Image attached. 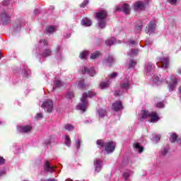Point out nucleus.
Returning a JSON list of instances; mask_svg holds the SVG:
<instances>
[{
	"label": "nucleus",
	"instance_id": "56",
	"mask_svg": "<svg viewBox=\"0 0 181 181\" xmlns=\"http://www.w3.org/2000/svg\"><path fill=\"white\" fill-rule=\"evenodd\" d=\"M139 29L141 30V29H142V26H139Z\"/></svg>",
	"mask_w": 181,
	"mask_h": 181
},
{
	"label": "nucleus",
	"instance_id": "33",
	"mask_svg": "<svg viewBox=\"0 0 181 181\" xmlns=\"http://www.w3.org/2000/svg\"><path fill=\"white\" fill-rule=\"evenodd\" d=\"M146 70L147 71H151L152 70V63L148 62L146 65Z\"/></svg>",
	"mask_w": 181,
	"mask_h": 181
},
{
	"label": "nucleus",
	"instance_id": "44",
	"mask_svg": "<svg viewBox=\"0 0 181 181\" xmlns=\"http://www.w3.org/2000/svg\"><path fill=\"white\" fill-rule=\"evenodd\" d=\"M44 43V46H48L49 43L47 42V40H40V43Z\"/></svg>",
	"mask_w": 181,
	"mask_h": 181
},
{
	"label": "nucleus",
	"instance_id": "14",
	"mask_svg": "<svg viewBox=\"0 0 181 181\" xmlns=\"http://www.w3.org/2000/svg\"><path fill=\"white\" fill-rule=\"evenodd\" d=\"M133 146L134 149H137L139 151V153H142L144 152V146H141V144L136 143L133 144Z\"/></svg>",
	"mask_w": 181,
	"mask_h": 181
},
{
	"label": "nucleus",
	"instance_id": "55",
	"mask_svg": "<svg viewBox=\"0 0 181 181\" xmlns=\"http://www.w3.org/2000/svg\"><path fill=\"white\" fill-rule=\"evenodd\" d=\"M130 43H132V45H134L135 43V41H130Z\"/></svg>",
	"mask_w": 181,
	"mask_h": 181
},
{
	"label": "nucleus",
	"instance_id": "30",
	"mask_svg": "<svg viewBox=\"0 0 181 181\" xmlns=\"http://www.w3.org/2000/svg\"><path fill=\"white\" fill-rule=\"evenodd\" d=\"M177 139V135L176 134H173L170 135V142H176V140Z\"/></svg>",
	"mask_w": 181,
	"mask_h": 181
},
{
	"label": "nucleus",
	"instance_id": "22",
	"mask_svg": "<svg viewBox=\"0 0 181 181\" xmlns=\"http://www.w3.org/2000/svg\"><path fill=\"white\" fill-rule=\"evenodd\" d=\"M155 26H156L155 21H151L148 26V32H153L155 30Z\"/></svg>",
	"mask_w": 181,
	"mask_h": 181
},
{
	"label": "nucleus",
	"instance_id": "4",
	"mask_svg": "<svg viewBox=\"0 0 181 181\" xmlns=\"http://www.w3.org/2000/svg\"><path fill=\"white\" fill-rule=\"evenodd\" d=\"M41 107L47 109V112H52L53 111V101L47 100L42 103Z\"/></svg>",
	"mask_w": 181,
	"mask_h": 181
},
{
	"label": "nucleus",
	"instance_id": "24",
	"mask_svg": "<svg viewBox=\"0 0 181 181\" xmlns=\"http://www.w3.org/2000/svg\"><path fill=\"white\" fill-rule=\"evenodd\" d=\"M115 43V38L112 37L110 40H107L105 41V44L107 46H112Z\"/></svg>",
	"mask_w": 181,
	"mask_h": 181
},
{
	"label": "nucleus",
	"instance_id": "18",
	"mask_svg": "<svg viewBox=\"0 0 181 181\" xmlns=\"http://www.w3.org/2000/svg\"><path fill=\"white\" fill-rule=\"evenodd\" d=\"M52 49L47 48L42 53V56H43V57H49V56H52Z\"/></svg>",
	"mask_w": 181,
	"mask_h": 181
},
{
	"label": "nucleus",
	"instance_id": "31",
	"mask_svg": "<svg viewBox=\"0 0 181 181\" xmlns=\"http://www.w3.org/2000/svg\"><path fill=\"white\" fill-rule=\"evenodd\" d=\"M98 26L100 29H104L105 28V21L104 20L98 21Z\"/></svg>",
	"mask_w": 181,
	"mask_h": 181
},
{
	"label": "nucleus",
	"instance_id": "27",
	"mask_svg": "<svg viewBox=\"0 0 181 181\" xmlns=\"http://www.w3.org/2000/svg\"><path fill=\"white\" fill-rule=\"evenodd\" d=\"M100 53L98 51H96L91 54L90 59H98V57H100Z\"/></svg>",
	"mask_w": 181,
	"mask_h": 181
},
{
	"label": "nucleus",
	"instance_id": "37",
	"mask_svg": "<svg viewBox=\"0 0 181 181\" xmlns=\"http://www.w3.org/2000/svg\"><path fill=\"white\" fill-rule=\"evenodd\" d=\"M118 76V73L113 72L111 74L109 75V78H115Z\"/></svg>",
	"mask_w": 181,
	"mask_h": 181
},
{
	"label": "nucleus",
	"instance_id": "15",
	"mask_svg": "<svg viewBox=\"0 0 181 181\" xmlns=\"http://www.w3.org/2000/svg\"><path fill=\"white\" fill-rule=\"evenodd\" d=\"M81 71L83 73V74H85V73H88L90 74V76H91V77H93L95 75V71H93L92 72H90L88 69H87V67L83 66L81 69Z\"/></svg>",
	"mask_w": 181,
	"mask_h": 181
},
{
	"label": "nucleus",
	"instance_id": "47",
	"mask_svg": "<svg viewBox=\"0 0 181 181\" xmlns=\"http://www.w3.org/2000/svg\"><path fill=\"white\" fill-rule=\"evenodd\" d=\"M78 87L80 88H84V81H82L81 83H78Z\"/></svg>",
	"mask_w": 181,
	"mask_h": 181
},
{
	"label": "nucleus",
	"instance_id": "48",
	"mask_svg": "<svg viewBox=\"0 0 181 181\" xmlns=\"http://www.w3.org/2000/svg\"><path fill=\"white\" fill-rule=\"evenodd\" d=\"M5 163V158L0 157V165H4Z\"/></svg>",
	"mask_w": 181,
	"mask_h": 181
},
{
	"label": "nucleus",
	"instance_id": "25",
	"mask_svg": "<svg viewBox=\"0 0 181 181\" xmlns=\"http://www.w3.org/2000/svg\"><path fill=\"white\" fill-rule=\"evenodd\" d=\"M100 87L102 88V90L110 87V81L100 83Z\"/></svg>",
	"mask_w": 181,
	"mask_h": 181
},
{
	"label": "nucleus",
	"instance_id": "20",
	"mask_svg": "<svg viewBox=\"0 0 181 181\" xmlns=\"http://www.w3.org/2000/svg\"><path fill=\"white\" fill-rule=\"evenodd\" d=\"M91 20L89 18H85L82 20V25L83 26H91Z\"/></svg>",
	"mask_w": 181,
	"mask_h": 181
},
{
	"label": "nucleus",
	"instance_id": "46",
	"mask_svg": "<svg viewBox=\"0 0 181 181\" xmlns=\"http://www.w3.org/2000/svg\"><path fill=\"white\" fill-rule=\"evenodd\" d=\"M37 119H39V118H43V115L42 113H38L36 115Z\"/></svg>",
	"mask_w": 181,
	"mask_h": 181
},
{
	"label": "nucleus",
	"instance_id": "28",
	"mask_svg": "<svg viewBox=\"0 0 181 181\" xmlns=\"http://www.w3.org/2000/svg\"><path fill=\"white\" fill-rule=\"evenodd\" d=\"M54 84L55 87H62L63 86V82L59 79H57L54 81Z\"/></svg>",
	"mask_w": 181,
	"mask_h": 181
},
{
	"label": "nucleus",
	"instance_id": "36",
	"mask_svg": "<svg viewBox=\"0 0 181 181\" xmlns=\"http://www.w3.org/2000/svg\"><path fill=\"white\" fill-rule=\"evenodd\" d=\"M88 5V0H84L83 3L81 4V8H86Z\"/></svg>",
	"mask_w": 181,
	"mask_h": 181
},
{
	"label": "nucleus",
	"instance_id": "45",
	"mask_svg": "<svg viewBox=\"0 0 181 181\" xmlns=\"http://www.w3.org/2000/svg\"><path fill=\"white\" fill-rule=\"evenodd\" d=\"M81 144V141L80 140L76 141V148H77L78 149V148H80Z\"/></svg>",
	"mask_w": 181,
	"mask_h": 181
},
{
	"label": "nucleus",
	"instance_id": "29",
	"mask_svg": "<svg viewBox=\"0 0 181 181\" xmlns=\"http://www.w3.org/2000/svg\"><path fill=\"white\" fill-rule=\"evenodd\" d=\"M64 128L66 129V131H73V129H74V126L70 124H66L64 125Z\"/></svg>",
	"mask_w": 181,
	"mask_h": 181
},
{
	"label": "nucleus",
	"instance_id": "50",
	"mask_svg": "<svg viewBox=\"0 0 181 181\" xmlns=\"http://www.w3.org/2000/svg\"><path fill=\"white\" fill-rule=\"evenodd\" d=\"M8 2H9V1L6 0L4 1V5H8Z\"/></svg>",
	"mask_w": 181,
	"mask_h": 181
},
{
	"label": "nucleus",
	"instance_id": "2",
	"mask_svg": "<svg viewBox=\"0 0 181 181\" xmlns=\"http://www.w3.org/2000/svg\"><path fill=\"white\" fill-rule=\"evenodd\" d=\"M158 67L160 69H168L169 67V57H162L157 62Z\"/></svg>",
	"mask_w": 181,
	"mask_h": 181
},
{
	"label": "nucleus",
	"instance_id": "1",
	"mask_svg": "<svg viewBox=\"0 0 181 181\" xmlns=\"http://www.w3.org/2000/svg\"><path fill=\"white\" fill-rule=\"evenodd\" d=\"M97 93L93 90L88 91V95L87 93H84L81 98V103L76 106V110H80L81 111H86L87 107H88V101H87V97H90V98H93V97H95Z\"/></svg>",
	"mask_w": 181,
	"mask_h": 181
},
{
	"label": "nucleus",
	"instance_id": "40",
	"mask_svg": "<svg viewBox=\"0 0 181 181\" xmlns=\"http://www.w3.org/2000/svg\"><path fill=\"white\" fill-rule=\"evenodd\" d=\"M107 63H112L114 62V58L111 56H109L107 59Z\"/></svg>",
	"mask_w": 181,
	"mask_h": 181
},
{
	"label": "nucleus",
	"instance_id": "38",
	"mask_svg": "<svg viewBox=\"0 0 181 181\" xmlns=\"http://www.w3.org/2000/svg\"><path fill=\"white\" fill-rule=\"evenodd\" d=\"M165 107V105H163V103L159 102L156 104V107L157 108H163Z\"/></svg>",
	"mask_w": 181,
	"mask_h": 181
},
{
	"label": "nucleus",
	"instance_id": "49",
	"mask_svg": "<svg viewBox=\"0 0 181 181\" xmlns=\"http://www.w3.org/2000/svg\"><path fill=\"white\" fill-rule=\"evenodd\" d=\"M156 139L157 141H160V136H156Z\"/></svg>",
	"mask_w": 181,
	"mask_h": 181
},
{
	"label": "nucleus",
	"instance_id": "11",
	"mask_svg": "<svg viewBox=\"0 0 181 181\" xmlns=\"http://www.w3.org/2000/svg\"><path fill=\"white\" fill-rule=\"evenodd\" d=\"M44 169L45 170H46V172H54V169H56V167L51 166L50 162L47 160L45 161Z\"/></svg>",
	"mask_w": 181,
	"mask_h": 181
},
{
	"label": "nucleus",
	"instance_id": "5",
	"mask_svg": "<svg viewBox=\"0 0 181 181\" xmlns=\"http://www.w3.org/2000/svg\"><path fill=\"white\" fill-rule=\"evenodd\" d=\"M112 110L113 111H121V110H124V106L122 105V102L117 100L116 102H115L114 103H112Z\"/></svg>",
	"mask_w": 181,
	"mask_h": 181
},
{
	"label": "nucleus",
	"instance_id": "54",
	"mask_svg": "<svg viewBox=\"0 0 181 181\" xmlns=\"http://www.w3.org/2000/svg\"><path fill=\"white\" fill-rule=\"evenodd\" d=\"M166 153H168V151H165L163 155H166Z\"/></svg>",
	"mask_w": 181,
	"mask_h": 181
},
{
	"label": "nucleus",
	"instance_id": "10",
	"mask_svg": "<svg viewBox=\"0 0 181 181\" xmlns=\"http://www.w3.org/2000/svg\"><path fill=\"white\" fill-rule=\"evenodd\" d=\"M150 112L146 110H141L139 114V118L140 121H144V119H146V118H149Z\"/></svg>",
	"mask_w": 181,
	"mask_h": 181
},
{
	"label": "nucleus",
	"instance_id": "3",
	"mask_svg": "<svg viewBox=\"0 0 181 181\" xmlns=\"http://www.w3.org/2000/svg\"><path fill=\"white\" fill-rule=\"evenodd\" d=\"M115 142L114 141H107L105 144V151L107 153H112L115 151Z\"/></svg>",
	"mask_w": 181,
	"mask_h": 181
},
{
	"label": "nucleus",
	"instance_id": "35",
	"mask_svg": "<svg viewBox=\"0 0 181 181\" xmlns=\"http://www.w3.org/2000/svg\"><path fill=\"white\" fill-rule=\"evenodd\" d=\"M99 115L101 118H103V117H105V115H107V111L105 110H100L99 112Z\"/></svg>",
	"mask_w": 181,
	"mask_h": 181
},
{
	"label": "nucleus",
	"instance_id": "23",
	"mask_svg": "<svg viewBox=\"0 0 181 181\" xmlns=\"http://www.w3.org/2000/svg\"><path fill=\"white\" fill-rule=\"evenodd\" d=\"M64 144L66 145V146H70L71 145V140L70 139V136H69V135L65 136Z\"/></svg>",
	"mask_w": 181,
	"mask_h": 181
},
{
	"label": "nucleus",
	"instance_id": "13",
	"mask_svg": "<svg viewBox=\"0 0 181 181\" xmlns=\"http://www.w3.org/2000/svg\"><path fill=\"white\" fill-rule=\"evenodd\" d=\"M122 11L126 15H129V13H131V8H129V5L124 4L122 6Z\"/></svg>",
	"mask_w": 181,
	"mask_h": 181
},
{
	"label": "nucleus",
	"instance_id": "19",
	"mask_svg": "<svg viewBox=\"0 0 181 181\" xmlns=\"http://www.w3.org/2000/svg\"><path fill=\"white\" fill-rule=\"evenodd\" d=\"M57 27L54 25H48L46 27V32L47 33H53V32H56Z\"/></svg>",
	"mask_w": 181,
	"mask_h": 181
},
{
	"label": "nucleus",
	"instance_id": "8",
	"mask_svg": "<svg viewBox=\"0 0 181 181\" xmlns=\"http://www.w3.org/2000/svg\"><path fill=\"white\" fill-rule=\"evenodd\" d=\"M148 118H150L151 122H158V121L160 119L159 115H158V113L156 112H151L148 115Z\"/></svg>",
	"mask_w": 181,
	"mask_h": 181
},
{
	"label": "nucleus",
	"instance_id": "52",
	"mask_svg": "<svg viewBox=\"0 0 181 181\" xmlns=\"http://www.w3.org/2000/svg\"><path fill=\"white\" fill-rule=\"evenodd\" d=\"M49 9L50 11H54V6H51Z\"/></svg>",
	"mask_w": 181,
	"mask_h": 181
},
{
	"label": "nucleus",
	"instance_id": "16",
	"mask_svg": "<svg viewBox=\"0 0 181 181\" xmlns=\"http://www.w3.org/2000/svg\"><path fill=\"white\" fill-rule=\"evenodd\" d=\"M21 131L24 133L30 132L32 131V126H21Z\"/></svg>",
	"mask_w": 181,
	"mask_h": 181
},
{
	"label": "nucleus",
	"instance_id": "7",
	"mask_svg": "<svg viewBox=\"0 0 181 181\" xmlns=\"http://www.w3.org/2000/svg\"><path fill=\"white\" fill-rule=\"evenodd\" d=\"M134 11H145L146 4L142 1H136L134 4Z\"/></svg>",
	"mask_w": 181,
	"mask_h": 181
},
{
	"label": "nucleus",
	"instance_id": "43",
	"mask_svg": "<svg viewBox=\"0 0 181 181\" xmlns=\"http://www.w3.org/2000/svg\"><path fill=\"white\" fill-rule=\"evenodd\" d=\"M168 1L171 5H176V3L177 2V0H168Z\"/></svg>",
	"mask_w": 181,
	"mask_h": 181
},
{
	"label": "nucleus",
	"instance_id": "9",
	"mask_svg": "<svg viewBox=\"0 0 181 181\" xmlns=\"http://www.w3.org/2000/svg\"><path fill=\"white\" fill-rule=\"evenodd\" d=\"M176 84H177V78H176L175 76L171 77V81L168 85V87L171 91H173L176 87Z\"/></svg>",
	"mask_w": 181,
	"mask_h": 181
},
{
	"label": "nucleus",
	"instance_id": "41",
	"mask_svg": "<svg viewBox=\"0 0 181 181\" xmlns=\"http://www.w3.org/2000/svg\"><path fill=\"white\" fill-rule=\"evenodd\" d=\"M122 94V92L120 90H116L114 93L115 97H118V95H121Z\"/></svg>",
	"mask_w": 181,
	"mask_h": 181
},
{
	"label": "nucleus",
	"instance_id": "34",
	"mask_svg": "<svg viewBox=\"0 0 181 181\" xmlns=\"http://www.w3.org/2000/svg\"><path fill=\"white\" fill-rule=\"evenodd\" d=\"M1 18H3V19H5V21H8V19H11V16H9V15H8L5 12L1 14Z\"/></svg>",
	"mask_w": 181,
	"mask_h": 181
},
{
	"label": "nucleus",
	"instance_id": "39",
	"mask_svg": "<svg viewBox=\"0 0 181 181\" xmlns=\"http://www.w3.org/2000/svg\"><path fill=\"white\" fill-rule=\"evenodd\" d=\"M123 177H124V179H125V180H127V179H128V177H129V172L124 173Z\"/></svg>",
	"mask_w": 181,
	"mask_h": 181
},
{
	"label": "nucleus",
	"instance_id": "32",
	"mask_svg": "<svg viewBox=\"0 0 181 181\" xmlns=\"http://www.w3.org/2000/svg\"><path fill=\"white\" fill-rule=\"evenodd\" d=\"M135 66H136V62L134 59H131L129 63V68L131 69L132 67H134Z\"/></svg>",
	"mask_w": 181,
	"mask_h": 181
},
{
	"label": "nucleus",
	"instance_id": "57",
	"mask_svg": "<svg viewBox=\"0 0 181 181\" xmlns=\"http://www.w3.org/2000/svg\"><path fill=\"white\" fill-rule=\"evenodd\" d=\"M57 50H60V47H57Z\"/></svg>",
	"mask_w": 181,
	"mask_h": 181
},
{
	"label": "nucleus",
	"instance_id": "53",
	"mask_svg": "<svg viewBox=\"0 0 181 181\" xmlns=\"http://www.w3.org/2000/svg\"><path fill=\"white\" fill-rule=\"evenodd\" d=\"M65 181H73V180L70 179V178H68L66 179Z\"/></svg>",
	"mask_w": 181,
	"mask_h": 181
},
{
	"label": "nucleus",
	"instance_id": "12",
	"mask_svg": "<svg viewBox=\"0 0 181 181\" xmlns=\"http://www.w3.org/2000/svg\"><path fill=\"white\" fill-rule=\"evenodd\" d=\"M120 88L122 90H128L129 88V81L128 80L122 81L120 83Z\"/></svg>",
	"mask_w": 181,
	"mask_h": 181
},
{
	"label": "nucleus",
	"instance_id": "42",
	"mask_svg": "<svg viewBox=\"0 0 181 181\" xmlns=\"http://www.w3.org/2000/svg\"><path fill=\"white\" fill-rule=\"evenodd\" d=\"M67 97L69 98H74V93H73V92H69L67 93Z\"/></svg>",
	"mask_w": 181,
	"mask_h": 181
},
{
	"label": "nucleus",
	"instance_id": "26",
	"mask_svg": "<svg viewBox=\"0 0 181 181\" xmlns=\"http://www.w3.org/2000/svg\"><path fill=\"white\" fill-rule=\"evenodd\" d=\"M90 54V52L88 51H83L80 54L81 59H87V56Z\"/></svg>",
	"mask_w": 181,
	"mask_h": 181
},
{
	"label": "nucleus",
	"instance_id": "6",
	"mask_svg": "<svg viewBox=\"0 0 181 181\" xmlns=\"http://www.w3.org/2000/svg\"><path fill=\"white\" fill-rule=\"evenodd\" d=\"M108 15L107 14V11L102 10L95 13V18L98 21H104Z\"/></svg>",
	"mask_w": 181,
	"mask_h": 181
},
{
	"label": "nucleus",
	"instance_id": "17",
	"mask_svg": "<svg viewBox=\"0 0 181 181\" xmlns=\"http://www.w3.org/2000/svg\"><path fill=\"white\" fill-rule=\"evenodd\" d=\"M103 163V160L100 159H95V165L96 166L95 170L98 172H100L101 170V163Z\"/></svg>",
	"mask_w": 181,
	"mask_h": 181
},
{
	"label": "nucleus",
	"instance_id": "21",
	"mask_svg": "<svg viewBox=\"0 0 181 181\" xmlns=\"http://www.w3.org/2000/svg\"><path fill=\"white\" fill-rule=\"evenodd\" d=\"M96 144H97L98 148H100V149H103L104 148H105V143L104 142V140H103V139H98L96 141Z\"/></svg>",
	"mask_w": 181,
	"mask_h": 181
},
{
	"label": "nucleus",
	"instance_id": "51",
	"mask_svg": "<svg viewBox=\"0 0 181 181\" xmlns=\"http://www.w3.org/2000/svg\"><path fill=\"white\" fill-rule=\"evenodd\" d=\"M48 181H57V180L53 178V179H48Z\"/></svg>",
	"mask_w": 181,
	"mask_h": 181
}]
</instances>
